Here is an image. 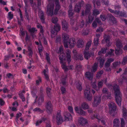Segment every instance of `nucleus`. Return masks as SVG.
<instances>
[{
  "label": "nucleus",
  "mask_w": 127,
  "mask_h": 127,
  "mask_svg": "<svg viewBox=\"0 0 127 127\" xmlns=\"http://www.w3.org/2000/svg\"><path fill=\"white\" fill-rule=\"evenodd\" d=\"M92 86L93 88L96 91H99V88L98 87H97L96 85V82H95L92 84Z\"/></svg>",
  "instance_id": "473e14b6"
},
{
  "label": "nucleus",
  "mask_w": 127,
  "mask_h": 127,
  "mask_svg": "<svg viewBox=\"0 0 127 127\" xmlns=\"http://www.w3.org/2000/svg\"><path fill=\"white\" fill-rule=\"evenodd\" d=\"M97 64L96 63H95L92 66V68L91 69L92 71L93 72H95L97 70Z\"/></svg>",
  "instance_id": "bb28decb"
},
{
  "label": "nucleus",
  "mask_w": 127,
  "mask_h": 127,
  "mask_svg": "<svg viewBox=\"0 0 127 127\" xmlns=\"http://www.w3.org/2000/svg\"><path fill=\"white\" fill-rule=\"evenodd\" d=\"M104 38L102 41V43H103L104 41H105L107 43V45L108 47L110 46L111 43L110 42V40L111 37L109 34H104Z\"/></svg>",
  "instance_id": "6e6552de"
},
{
  "label": "nucleus",
  "mask_w": 127,
  "mask_h": 127,
  "mask_svg": "<svg viewBox=\"0 0 127 127\" xmlns=\"http://www.w3.org/2000/svg\"><path fill=\"white\" fill-rule=\"evenodd\" d=\"M25 15L27 19L29 20V16L28 14V13L27 12V9L25 7Z\"/></svg>",
  "instance_id": "13d9d810"
},
{
  "label": "nucleus",
  "mask_w": 127,
  "mask_h": 127,
  "mask_svg": "<svg viewBox=\"0 0 127 127\" xmlns=\"http://www.w3.org/2000/svg\"><path fill=\"white\" fill-rule=\"evenodd\" d=\"M103 2L106 5H108L109 1L108 0H102Z\"/></svg>",
  "instance_id": "bf43d9fd"
},
{
  "label": "nucleus",
  "mask_w": 127,
  "mask_h": 127,
  "mask_svg": "<svg viewBox=\"0 0 127 127\" xmlns=\"http://www.w3.org/2000/svg\"><path fill=\"white\" fill-rule=\"evenodd\" d=\"M82 108L84 109H86L89 108L88 105L85 102L83 103L81 105Z\"/></svg>",
  "instance_id": "2f4dec72"
},
{
  "label": "nucleus",
  "mask_w": 127,
  "mask_h": 127,
  "mask_svg": "<svg viewBox=\"0 0 127 127\" xmlns=\"http://www.w3.org/2000/svg\"><path fill=\"white\" fill-rule=\"evenodd\" d=\"M85 113L86 112L82 110L81 108H80L79 111L78 112V113L83 115H85Z\"/></svg>",
  "instance_id": "58836bf2"
},
{
  "label": "nucleus",
  "mask_w": 127,
  "mask_h": 127,
  "mask_svg": "<svg viewBox=\"0 0 127 127\" xmlns=\"http://www.w3.org/2000/svg\"><path fill=\"white\" fill-rule=\"evenodd\" d=\"M86 77L89 80H92L93 77V75L92 73H91L89 72H86Z\"/></svg>",
  "instance_id": "393cba45"
},
{
  "label": "nucleus",
  "mask_w": 127,
  "mask_h": 127,
  "mask_svg": "<svg viewBox=\"0 0 127 127\" xmlns=\"http://www.w3.org/2000/svg\"><path fill=\"white\" fill-rule=\"evenodd\" d=\"M84 58L86 60H88L90 57L92 56H93L94 54L93 52H89L87 51H84Z\"/></svg>",
  "instance_id": "ddd939ff"
},
{
  "label": "nucleus",
  "mask_w": 127,
  "mask_h": 127,
  "mask_svg": "<svg viewBox=\"0 0 127 127\" xmlns=\"http://www.w3.org/2000/svg\"><path fill=\"white\" fill-rule=\"evenodd\" d=\"M51 89L49 87H47L46 89V92L48 96L50 97L51 96Z\"/></svg>",
  "instance_id": "72a5a7b5"
},
{
  "label": "nucleus",
  "mask_w": 127,
  "mask_h": 127,
  "mask_svg": "<svg viewBox=\"0 0 127 127\" xmlns=\"http://www.w3.org/2000/svg\"><path fill=\"white\" fill-rule=\"evenodd\" d=\"M117 13L116 15L124 17H127V16L126 14L124 12H122L120 11H117Z\"/></svg>",
  "instance_id": "c85d7f7f"
},
{
  "label": "nucleus",
  "mask_w": 127,
  "mask_h": 127,
  "mask_svg": "<svg viewBox=\"0 0 127 127\" xmlns=\"http://www.w3.org/2000/svg\"><path fill=\"white\" fill-rule=\"evenodd\" d=\"M39 15L41 20L43 23H44V16L43 12L41 11L39 12Z\"/></svg>",
  "instance_id": "a878e982"
},
{
  "label": "nucleus",
  "mask_w": 127,
  "mask_h": 127,
  "mask_svg": "<svg viewBox=\"0 0 127 127\" xmlns=\"http://www.w3.org/2000/svg\"><path fill=\"white\" fill-rule=\"evenodd\" d=\"M78 122L82 126H84L87 122L86 120L83 117L79 118Z\"/></svg>",
  "instance_id": "dca6fc26"
},
{
  "label": "nucleus",
  "mask_w": 127,
  "mask_h": 127,
  "mask_svg": "<svg viewBox=\"0 0 127 127\" xmlns=\"http://www.w3.org/2000/svg\"><path fill=\"white\" fill-rule=\"evenodd\" d=\"M61 90L62 91V94H64L66 92V90L65 88L63 87H62L61 88Z\"/></svg>",
  "instance_id": "338daca9"
},
{
  "label": "nucleus",
  "mask_w": 127,
  "mask_h": 127,
  "mask_svg": "<svg viewBox=\"0 0 127 127\" xmlns=\"http://www.w3.org/2000/svg\"><path fill=\"white\" fill-rule=\"evenodd\" d=\"M108 17L109 20L113 23L115 24L117 23V20L111 14H108L107 15Z\"/></svg>",
  "instance_id": "a211bd4d"
},
{
  "label": "nucleus",
  "mask_w": 127,
  "mask_h": 127,
  "mask_svg": "<svg viewBox=\"0 0 127 127\" xmlns=\"http://www.w3.org/2000/svg\"><path fill=\"white\" fill-rule=\"evenodd\" d=\"M101 101V97L100 96H96L94 97V101L93 102L94 107H96L100 103Z\"/></svg>",
  "instance_id": "1a4fd4ad"
},
{
  "label": "nucleus",
  "mask_w": 127,
  "mask_h": 127,
  "mask_svg": "<svg viewBox=\"0 0 127 127\" xmlns=\"http://www.w3.org/2000/svg\"><path fill=\"white\" fill-rule=\"evenodd\" d=\"M116 45L118 48H121L122 47V45L120 40H119L117 41Z\"/></svg>",
  "instance_id": "c9c22d12"
},
{
  "label": "nucleus",
  "mask_w": 127,
  "mask_h": 127,
  "mask_svg": "<svg viewBox=\"0 0 127 127\" xmlns=\"http://www.w3.org/2000/svg\"><path fill=\"white\" fill-rule=\"evenodd\" d=\"M103 28L100 27L98 29H97L96 31L97 32H103Z\"/></svg>",
  "instance_id": "774afa93"
},
{
  "label": "nucleus",
  "mask_w": 127,
  "mask_h": 127,
  "mask_svg": "<svg viewBox=\"0 0 127 127\" xmlns=\"http://www.w3.org/2000/svg\"><path fill=\"white\" fill-rule=\"evenodd\" d=\"M84 46V42L82 40H79L77 42V47L78 48H82Z\"/></svg>",
  "instance_id": "b1692460"
},
{
  "label": "nucleus",
  "mask_w": 127,
  "mask_h": 127,
  "mask_svg": "<svg viewBox=\"0 0 127 127\" xmlns=\"http://www.w3.org/2000/svg\"><path fill=\"white\" fill-rule=\"evenodd\" d=\"M68 15L69 17H71L74 14V13L73 11V9H70L68 10Z\"/></svg>",
  "instance_id": "e433bc0d"
},
{
  "label": "nucleus",
  "mask_w": 127,
  "mask_h": 127,
  "mask_svg": "<svg viewBox=\"0 0 127 127\" xmlns=\"http://www.w3.org/2000/svg\"><path fill=\"white\" fill-rule=\"evenodd\" d=\"M76 87L77 89L79 91H81L82 89V88L80 84L79 83H77V84Z\"/></svg>",
  "instance_id": "a18cd8bd"
},
{
  "label": "nucleus",
  "mask_w": 127,
  "mask_h": 127,
  "mask_svg": "<svg viewBox=\"0 0 127 127\" xmlns=\"http://www.w3.org/2000/svg\"><path fill=\"white\" fill-rule=\"evenodd\" d=\"M107 95H103L102 96L103 99H110L111 98V94L110 93H107Z\"/></svg>",
  "instance_id": "cd10ccee"
},
{
  "label": "nucleus",
  "mask_w": 127,
  "mask_h": 127,
  "mask_svg": "<svg viewBox=\"0 0 127 127\" xmlns=\"http://www.w3.org/2000/svg\"><path fill=\"white\" fill-rule=\"evenodd\" d=\"M102 92L106 94L109 93L108 92V90L107 88H103L102 90Z\"/></svg>",
  "instance_id": "69168bd1"
},
{
  "label": "nucleus",
  "mask_w": 127,
  "mask_h": 127,
  "mask_svg": "<svg viewBox=\"0 0 127 127\" xmlns=\"http://www.w3.org/2000/svg\"><path fill=\"white\" fill-rule=\"evenodd\" d=\"M100 17L103 21H105L106 19V17L104 14L101 15Z\"/></svg>",
  "instance_id": "864d4df0"
},
{
  "label": "nucleus",
  "mask_w": 127,
  "mask_h": 127,
  "mask_svg": "<svg viewBox=\"0 0 127 127\" xmlns=\"http://www.w3.org/2000/svg\"><path fill=\"white\" fill-rule=\"evenodd\" d=\"M100 13L99 11L97 9H95L93 10V14L94 15H96Z\"/></svg>",
  "instance_id": "79ce46f5"
},
{
  "label": "nucleus",
  "mask_w": 127,
  "mask_h": 127,
  "mask_svg": "<svg viewBox=\"0 0 127 127\" xmlns=\"http://www.w3.org/2000/svg\"><path fill=\"white\" fill-rule=\"evenodd\" d=\"M28 50L29 52V55L30 57L32 56L33 52L32 50V49L30 46H29L28 47Z\"/></svg>",
  "instance_id": "3c124183"
},
{
  "label": "nucleus",
  "mask_w": 127,
  "mask_h": 127,
  "mask_svg": "<svg viewBox=\"0 0 127 127\" xmlns=\"http://www.w3.org/2000/svg\"><path fill=\"white\" fill-rule=\"evenodd\" d=\"M123 115L124 116H127V110L126 109L123 107Z\"/></svg>",
  "instance_id": "a19ab883"
},
{
  "label": "nucleus",
  "mask_w": 127,
  "mask_h": 127,
  "mask_svg": "<svg viewBox=\"0 0 127 127\" xmlns=\"http://www.w3.org/2000/svg\"><path fill=\"white\" fill-rule=\"evenodd\" d=\"M45 107L46 110L48 113H50L52 109V105L51 101L47 100L45 103Z\"/></svg>",
  "instance_id": "423d86ee"
},
{
  "label": "nucleus",
  "mask_w": 127,
  "mask_h": 127,
  "mask_svg": "<svg viewBox=\"0 0 127 127\" xmlns=\"http://www.w3.org/2000/svg\"><path fill=\"white\" fill-rule=\"evenodd\" d=\"M11 12H10L8 13V18H9V20H11L12 19L13 17V15L12 14Z\"/></svg>",
  "instance_id": "4c0bfd02"
},
{
  "label": "nucleus",
  "mask_w": 127,
  "mask_h": 127,
  "mask_svg": "<svg viewBox=\"0 0 127 127\" xmlns=\"http://www.w3.org/2000/svg\"><path fill=\"white\" fill-rule=\"evenodd\" d=\"M127 63V56H126L124 57L122 64H123L124 65Z\"/></svg>",
  "instance_id": "09e8293b"
},
{
  "label": "nucleus",
  "mask_w": 127,
  "mask_h": 127,
  "mask_svg": "<svg viewBox=\"0 0 127 127\" xmlns=\"http://www.w3.org/2000/svg\"><path fill=\"white\" fill-rule=\"evenodd\" d=\"M88 31L87 30H86L83 31L82 34L83 35H85L88 34Z\"/></svg>",
  "instance_id": "0e129e2a"
},
{
  "label": "nucleus",
  "mask_w": 127,
  "mask_h": 127,
  "mask_svg": "<svg viewBox=\"0 0 127 127\" xmlns=\"http://www.w3.org/2000/svg\"><path fill=\"white\" fill-rule=\"evenodd\" d=\"M91 118L92 119H94V118H96L98 120V122L100 121V117L97 115L96 114L92 116H91Z\"/></svg>",
  "instance_id": "37998d69"
},
{
  "label": "nucleus",
  "mask_w": 127,
  "mask_h": 127,
  "mask_svg": "<svg viewBox=\"0 0 127 127\" xmlns=\"http://www.w3.org/2000/svg\"><path fill=\"white\" fill-rule=\"evenodd\" d=\"M44 95H39L38 103V105H41L42 104V103L44 102Z\"/></svg>",
  "instance_id": "412c9836"
},
{
  "label": "nucleus",
  "mask_w": 127,
  "mask_h": 127,
  "mask_svg": "<svg viewBox=\"0 0 127 127\" xmlns=\"http://www.w3.org/2000/svg\"><path fill=\"white\" fill-rule=\"evenodd\" d=\"M84 2L82 1L81 2H79L77 4L75 5L74 8L75 11L77 13H79L81 9V6L83 4Z\"/></svg>",
  "instance_id": "9b49d317"
},
{
  "label": "nucleus",
  "mask_w": 127,
  "mask_h": 127,
  "mask_svg": "<svg viewBox=\"0 0 127 127\" xmlns=\"http://www.w3.org/2000/svg\"><path fill=\"white\" fill-rule=\"evenodd\" d=\"M58 21V19L57 17H53L51 19L52 23L54 24H56Z\"/></svg>",
  "instance_id": "c03bdc74"
},
{
  "label": "nucleus",
  "mask_w": 127,
  "mask_h": 127,
  "mask_svg": "<svg viewBox=\"0 0 127 127\" xmlns=\"http://www.w3.org/2000/svg\"><path fill=\"white\" fill-rule=\"evenodd\" d=\"M29 31L31 33H34L35 31H36V30H35V28H32V29H29Z\"/></svg>",
  "instance_id": "e2e57ef3"
},
{
  "label": "nucleus",
  "mask_w": 127,
  "mask_h": 127,
  "mask_svg": "<svg viewBox=\"0 0 127 127\" xmlns=\"http://www.w3.org/2000/svg\"><path fill=\"white\" fill-rule=\"evenodd\" d=\"M91 9V5L90 4H87L86 7V9L85 11V14L86 15L89 13Z\"/></svg>",
  "instance_id": "4be33fe9"
},
{
  "label": "nucleus",
  "mask_w": 127,
  "mask_h": 127,
  "mask_svg": "<svg viewBox=\"0 0 127 127\" xmlns=\"http://www.w3.org/2000/svg\"><path fill=\"white\" fill-rule=\"evenodd\" d=\"M96 4L97 6H100L101 5L100 0H96L95 2V4Z\"/></svg>",
  "instance_id": "4d7b16f0"
},
{
  "label": "nucleus",
  "mask_w": 127,
  "mask_h": 127,
  "mask_svg": "<svg viewBox=\"0 0 127 127\" xmlns=\"http://www.w3.org/2000/svg\"><path fill=\"white\" fill-rule=\"evenodd\" d=\"M64 121H67L71 120H72V117L71 114L68 112H66L64 114Z\"/></svg>",
  "instance_id": "9d476101"
},
{
  "label": "nucleus",
  "mask_w": 127,
  "mask_h": 127,
  "mask_svg": "<svg viewBox=\"0 0 127 127\" xmlns=\"http://www.w3.org/2000/svg\"><path fill=\"white\" fill-rule=\"evenodd\" d=\"M68 45L70 48H73L76 42L74 38H70L68 41Z\"/></svg>",
  "instance_id": "6ab92c4d"
},
{
  "label": "nucleus",
  "mask_w": 127,
  "mask_h": 127,
  "mask_svg": "<svg viewBox=\"0 0 127 127\" xmlns=\"http://www.w3.org/2000/svg\"><path fill=\"white\" fill-rule=\"evenodd\" d=\"M103 83L102 81H100L98 83V87L99 88V89L101 88L103 85Z\"/></svg>",
  "instance_id": "5fc2aeb1"
},
{
  "label": "nucleus",
  "mask_w": 127,
  "mask_h": 127,
  "mask_svg": "<svg viewBox=\"0 0 127 127\" xmlns=\"http://www.w3.org/2000/svg\"><path fill=\"white\" fill-rule=\"evenodd\" d=\"M46 58L49 64H50V59L49 56V55L47 53H46Z\"/></svg>",
  "instance_id": "603ef678"
},
{
  "label": "nucleus",
  "mask_w": 127,
  "mask_h": 127,
  "mask_svg": "<svg viewBox=\"0 0 127 127\" xmlns=\"http://www.w3.org/2000/svg\"><path fill=\"white\" fill-rule=\"evenodd\" d=\"M108 10L109 11H110L111 13H114L116 15L117 13V11L116 10H114L111 9H108Z\"/></svg>",
  "instance_id": "052dcab7"
},
{
  "label": "nucleus",
  "mask_w": 127,
  "mask_h": 127,
  "mask_svg": "<svg viewBox=\"0 0 127 127\" xmlns=\"http://www.w3.org/2000/svg\"><path fill=\"white\" fill-rule=\"evenodd\" d=\"M109 113L113 116H114L116 114V106L115 104L113 102L110 103L109 104Z\"/></svg>",
  "instance_id": "7ed1b4c3"
},
{
  "label": "nucleus",
  "mask_w": 127,
  "mask_h": 127,
  "mask_svg": "<svg viewBox=\"0 0 127 127\" xmlns=\"http://www.w3.org/2000/svg\"><path fill=\"white\" fill-rule=\"evenodd\" d=\"M114 127H119L120 125V121L118 119H115L113 121Z\"/></svg>",
  "instance_id": "5701e85b"
},
{
  "label": "nucleus",
  "mask_w": 127,
  "mask_h": 127,
  "mask_svg": "<svg viewBox=\"0 0 127 127\" xmlns=\"http://www.w3.org/2000/svg\"><path fill=\"white\" fill-rule=\"evenodd\" d=\"M62 37L64 46L65 48H67L68 47V41L70 39L69 36L66 33H64L62 35Z\"/></svg>",
  "instance_id": "39448f33"
},
{
  "label": "nucleus",
  "mask_w": 127,
  "mask_h": 127,
  "mask_svg": "<svg viewBox=\"0 0 127 127\" xmlns=\"http://www.w3.org/2000/svg\"><path fill=\"white\" fill-rule=\"evenodd\" d=\"M19 95L20 98L22 99V101L23 102L25 100V98L22 93H21L19 94Z\"/></svg>",
  "instance_id": "8fccbe9b"
},
{
  "label": "nucleus",
  "mask_w": 127,
  "mask_h": 127,
  "mask_svg": "<svg viewBox=\"0 0 127 127\" xmlns=\"http://www.w3.org/2000/svg\"><path fill=\"white\" fill-rule=\"evenodd\" d=\"M84 21L83 20H82L81 23L80 24V25L78 26L79 29H81L84 26Z\"/></svg>",
  "instance_id": "49530a36"
},
{
  "label": "nucleus",
  "mask_w": 127,
  "mask_h": 127,
  "mask_svg": "<svg viewBox=\"0 0 127 127\" xmlns=\"http://www.w3.org/2000/svg\"><path fill=\"white\" fill-rule=\"evenodd\" d=\"M39 95H44L43 93V89L42 87H41L40 90Z\"/></svg>",
  "instance_id": "680f3d73"
},
{
  "label": "nucleus",
  "mask_w": 127,
  "mask_h": 127,
  "mask_svg": "<svg viewBox=\"0 0 127 127\" xmlns=\"http://www.w3.org/2000/svg\"><path fill=\"white\" fill-rule=\"evenodd\" d=\"M60 26L59 24L55 25L53 28L51 29V33L54 34L58 32L60 30Z\"/></svg>",
  "instance_id": "f8f14e48"
},
{
  "label": "nucleus",
  "mask_w": 127,
  "mask_h": 127,
  "mask_svg": "<svg viewBox=\"0 0 127 127\" xmlns=\"http://www.w3.org/2000/svg\"><path fill=\"white\" fill-rule=\"evenodd\" d=\"M62 25L63 29L66 32L68 31V24L66 21L65 20H64L62 22Z\"/></svg>",
  "instance_id": "f3484780"
},
{
  "label": "nucleus",
  "mask_w": 127,
  "mask_h": 127,
  "mask_svg": "<svg viewBox=\"0 0 127 127\" xmlns=\"http://www.w3.org/2000/svg\"><path fill=\"white\" fill-rule=\"evenodd\" d=\"M98 60L100 63V67H102L105 62V60L101 57H99Z\"/></svg>",
  "instance_id": "7c9ffc66"
},
{
  "label": "nucleus",
  "mask_w": 127,
  "mask_h": 127,
  "mask_svg": "<svg viewBox=\"0 0 127 127\" xmlns=\"http://www.w3.org/2000/svg\"><path fill=\"white\" fill-rule=\"evenodd\" d=\"M74 59L76 60H82L83 59V58L82 55L78 54L76 56H75Z\"/></svg>",
  "instance_id": "c756f323"
},
{
  "label": "nucleus",
  "mask_w": 127,
  "mask_h": 127,
  "mask_svg": "<svg viewBox=\"0 0 127 127\" xmlns=\"http://www.w3.org/2000/svg\"><path fill=\"white\" fill-rule=\"evenodd\" d=\"M99 39L98 38H95L94 40V45L95 46L97 45L98 44V42Z\"/></svg>",
  "instance_id": "de8ad7c7"
},
{
  "label": "nucleus",
  "mask_w": 127,
  "mask_h": 127,
  "mask_svg": "<svg viewBox=\"0 0 127 127\" xmlns=\"http://www.w3.org/2000/svg\"><path fill=\"white\" fill-rule=\"evenodd\" d=\"M59 58L60 61V63L62 64V68L64 70L65 72H67L68 68L66 67L64 61L65 60V55L64 53H61L59 56Z\"/></svg>",
  "instance_id": "f03ea898"
},
{
  "label": "nucleus",
  "mask_w": 127,
  "mask_h": 127,
  "mask_svg": "<svg viewBox=\"0 0 127 127\" xmlns=\"http://www.w3.org/2000/svg\"><path fill=\"white\" fill-rule=\"evenodd\" d=\"M92 43V41H90L88 42L86 46L85 50H87L89 49V48L91 46Z\"/></svg>",
  "instance_id": "f704fd0d"
},
{
  "label": "nucleus",
  "mask_w": 127,
  "mask_h": 127,
  "mask_svg": "<svg viewBox=\"0 0 127 127\" xmlns=\"http://www.w3.org/2000/svg\"><path fill=\"white\" fill-rule=\"evenodd\" d=\"M54 5L53 3H49L47 6V13L49 15L52 16L53 14V10L54 8Z\"/></svg>",
  "instance_id": "20e7f679"
},
{
  "label": "nucleus",
  "mask_w": 127,
  "mask_h": 127,
  "mask_svg": "<svg viewBox=\"0 0 127 127\" xmlns=\"http://www.w3.org/2000/svg\"><path fill=\"white\" fill-rule=\"evenodd\" d=\"M55 4H56L54 10V14L56 15L57 14L58 11L60 9L61 6L59 3V0H56Z\"/></svg>",
  "instance_id": "4468645a"
},
{
  "label": "nucleus",
  "mask_w": 127,
  "mask_h": 127,
  "mask_svg": "<svg viewBox=\"0 0 127 127\" xmlns=\"http://www.w3.org/2000/svg\"><path fill=\"white\" fill-rule=\"evenodd\" d=\"M94 19V17L91 16H89L88 17V22L89 23H91Z\"/></svg>",
  "instance_id": "6e6d98bb"
},
{
  "label": "nucleus",
  "mask_w": 127,
  "mask_h": 127,
  "mask_svg": "<svg viewBox=\"0 0 127 127\" xmlns=\"http://www.w3.org/2000/svg\"><path fill=\"white\" fill-rule=\"evenodd\" d=\"M56 118L57 120V122L58 125L60 124L63 122L64 121L63 120L64 119H62L60 114L58 113L56 116Z\"/></svg>",
  "instance_id": "2eb2a0df"
},
{
  "label": "nucleus",
  "mask_w": 127,
  "mask_h": 127,
  "mask_svg": "<svg viewBox=\"0 0 127 127\" xmlns=\"http://www.w3.org/2000/svg\"><path fill=\"white\" fill-rule=\"evenodd\" d=\"M121 127H125V123L124 119L121 118Z\"/></svg>",
  "instance_id": "ea45409f"
},
{
  "label": "nucleus",
  "mask_w": 127,
  "mask_h": 127,
  "mask_svg": "<svg viewBox=\"0 0 127 127\" xmlns=\"http://www.w3.org/2000/svg\"><path fill=\"white\" fill-rule=\"evenodd\" d=\"M90 90L87 88L84 91L85 97L89 101H91L92 99V96L90 93Z\"/></svg>",
  "instance_id": "0eeeda50"
},
{
  "label": "nucleus",
  "mask_w": 127,
  "mask_h": 127,
  "mask_svg": "<svg viewBox=\"0 0 127 127\" xmlns=\"http://www.w3.org/2000/svg\"><path fill=\"white\" fill-rule=\"evenodd\" d=\"M67 61L68 64L71 61L70 51L69 50L67 49L66 51Z\"/></svg>",
  "instance_id": "aec40b11"
},
{
  "label": "nucleus",
  "mask_w": 127,
  "mask_h": 127,
  "mask_svg": "<svg viewBox=\"0 0 127 127\" xmlns=\"http://www.w3.org/2000/svg\"><path fill=\"white\" fill-rule=\"evenodd\" d=\"M113 87L115 93L116 101L118 105L120 106L121 105L122 95L119 89V86L117 85H113Z\"/></svg>",
  "instance_id": "f257e3e1"
}]
</instances>
